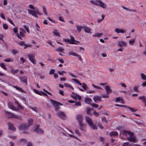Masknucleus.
Listing matches in <instances>:
<instances>
[{
    "mask_svg": "<svg viewBox=\"0 0 146 146\" xmlns=\"http://www.w3.org/2000/svg\"><path fill=\"white\" fill-rule=\"evenodd\" d=\"M69 55H72L74 56H76L78 54L77 53L73 52V51L70 52L68 53Z\"/></svg>",
    "mask_w": 146,
    "mask_h": 146,
    "instance_id": "36",
    "label": "nucleus"
},
{
    "mask_svg": "<svg viewBox=\"0 0 146 146\" xmlns=\"http://www.w3.org/2000/svg\"><path fill=\"white\" fill-rule=\"evenodd\" d=\"M75 96H76V99L75 100H77V98H78V100H81L82 98H81V97L80 96H79L78 95H76Z\"/></svg>",
    "mask_w": 146,
    "mask_h": 146,
    "instance_id": "54",
    "label": "nucleus"
},
{
    "mask_svg": "<svg viewBox=\"0 0 146 146\" xmlns=\"http://www.w3.org/2000/svg\"><path fill=\"white\" fill-rule=\"evenodd\" d=\"M37 94H39L40 95H42L43 96H48V95L46 94L42 91H41L40 92L39 91L37 90Z\"/></svg>",
    "mask_w": 146,
    "mask_h": 146,
    "instance_id": "25",
    "label": "nucleus"
},
{
    "mask_svg": "<svg viewBox=\"0 0 146 146\" xmlns=\"http://www.w3.org/2000/svg\"><path fill=\"white\" fill-rule=\"evenodd\" d=\"M0 16L2 19L4 20H5V18L4 14L3 13H1L0 14Z\"/></svg>",
    "mask_w": 146,
    "mask_h": 146,
    "instance_id": "50",
    "label": "nucleus"
},
{
    "mask_svg": "<svg viewBox=\"0 0 146 146\" xmlns=\"http://www.w3.org/2000/svg\"><path fill=\"white\" fill-rule=\"evenodd\" d=\"M50 101L54 106L55 110L56 111H58L60 108V103L57 101L52 100H50Z\"/></svg>",
    "mask_w": 146,
    "mask_h": 146,
    "instance_id": "6",
    "label": "nucleus"
},
{
    "mask_svg": "<svg viewBox=\"0 0 146 146\" xmlns=\"http://www.w3.org/2000/svg\"><path fill=\"white\" fill-rule=\"evenodd\" d=\"M12 52L13 54H16L18 53V51L17 50L13 49L12 50Z\"/></svg>",
    "mask_w": 146,
    "mask_h": 146,
    "instance_id": "52",
    "label": "nucleus"
},
{
    "mask_svg": "<svg viewBox=\"0 0 146 146\" xmlns=\"http://www.w3.org/2000/svg\"><path fill=\"white\" fill-rule=\"evenodd\" d=\"M85 119L86 122L88 123L90 127L94 129H97V127L94 125L93 122V121L90 117L88 116L85 117Z\"/></svg>",
    "mask_w": 146,
    "mask_h": 146,
    "instance_id": "3",
    "label": "nucleus"
},
{
    "mask_svg": "<svg viewBox=\"0 0 146 146\" xmlns=\"http://www.w3.org/2000/svg\"><path fill=\"white\" fill-rule=\"evenodd\" d=\"M83 26H81L80 25L76 26L77 30L79 32H80L81 31V29H83Z\"/></svg>",
    "mask_w": 146,
    "mask_h": 146,
    "instance_id": "32",
    "label": "nucleus"
},
{
    "mask_svg": "<svg viewBox=\"0 0 146 146\" xmlns=\"http://www.w3.org/2000/svg\"><path fill=\"white\" fill-rule=\"evenodd\" d=\"M75 132L78 135H81V134L78 130L76 129L75 130Z\"/></svg>",
    "mask_w": 146,
    "mask_h": 146,
    "instance_id": "62",
    "label": "nucleus"
},
{
    "mask_svg": "<svg viewBox=\"0 0 146 146\" xmlns=\"http://www.w3.org/2000/svg\"><path fill=\"white\" fill-rule=\"evenodd\" d=\"M57 114L62 119H64L66 118L65 114L62 112L59 111L57 113Z\"/></svg>",
    "mask_w": 146,
    "mask_h": 146,
    "instance_id": "9",
    "label": "nucleus"
},
{
    "mask_svg": "<svg viewBox=\"0 0 146 146\" xmlns=\"http://www.w3.org/2000/svg\"><path fill=\"white\" fill-rule=\"evenodd\" d=\"M3 27L4 29L7 30L8 29L9 26L7 24L4 23L3 25Z\"/></svg>",
    "mask_w": 146,
    "mask_h": 146,
    "instance_id": "41",
    "label": "nucleus"
},
{
    "mask_svg": "<svg viewBox=\"0 0 146 146\" xmlns=\"http://www.w3.org/2000/svg\"><path fill=\"white\" fill-rule=\"evenodd\" d=\"M15 103L17 105V107L19 108L20 109H23V107L19 103L17 102V101H16L15 102Z\"/></svg>",
    "mask_w": 146,
    "mask_h": 146,
    "instance_id": "35",
    "label": "nucleus"
},
{
    "mask_svg": "<svg viewBox=\"0 0 146 146\" xmlns=\"http://www.w3.org/2000/svg\"><path fill=\"white\" fill-rule=\"evenodd\" d=\"M39 125H37V133L42 134L44 133V131L41 129L39 128Z\"/></svg>",
    "mask_w": 146,
    "mask_h": 146,
    "instance_id": "22",
    "label": "nucleus"
},
{
    "mask_svg": "<svg viewBox=\"0 0 146 146\" xmlns=\"http://www.w3.org/2000/svg\"><path fill=\"white\" fill-rule=\"evenodd\" d=\"M91 111V109L90 108H88L87 109V114L91 115H92V114L90 112Z\"/></svg>",
    "mask_w": 146,
    "mask_h": 146,
    "instance_id": "39",
    "label": "nucleus"
},
{
    "mask_svg": "<svg viewBox=\"0 0 146 146\" xmlns=\"http://www.w3.org/2000/svg\"><path fill=\"white\" fill-rule=\"evenodd\" d=\"M76 119L78 121L79 123L82 122L83 117L81 114H78L76 117Z\"/></svg>",
    "mask_w": 146,
    "mask_h": 146,
    "instance_id": "10",
    "label": "nucleus"
},
{
    "mask_svg": "<svg viewBox=\"0 0 146 146\" xmlns=\"http://www.w3.org/2000/svg\"><path fill=\"white\" fill-rule=\"evenodd\" d=\"M8 105L9 108L13 110H15L17 109L15 108L14 106L13 103L12 102H9L8 103Z\"/></svg>",
    "mask_w": 146,
    "mask_h": 146,
    "instance_id": "19",
    "label": "nucleus"
},
{
    "mask_svg": "<svg viewBox=\"0 0 146 146\" xmlns=\"http://www.w3.org/2000/svg\"><path fill=\"white\" fill-rule=\"evenodd\" d=\"M140 76L142 79L143 80H146V76L143 73H141Z\"/></svg>",
    "mask_w": 146,
    "mask_h": 146,
    "instance_id": "28",
    "label": "nucleus"
},
{
    "mask_svg": "<svg viewBox=\"0 0 146 146\" xmlns=\"http://www.w3.org/2000/svg\"><path fill=\"white\" fill-rule=\"evenodd\" d=\"M43 12L44 13V14L45 15H47L48 13L46 12V8L44 6L43 7Z\"/></svg>",
    "mask_w": 146,
    "mask_h": 146,
    "instance_id": "45",
    "label": "nucleus"
},
{
    "mask_svg": "<svg viewBox=\"0 0 146 146\" xmlns=\"http://www.w3.org/2000/svg\"><path fill=\"white\" fill-rule=\"evenodd\" d=\"M18 71V70H15L13 68H12L11 70V73L13 74H15L17 73Z\"/></svg>",
    "mask_w": 146,
    "mask_h": 146,
    "instance_id": "30",
    "label": "nucleus"
},
{
    "mask_svg": "<svg viewBox=\"0 0 146 146\" xmlns=\"http://www.w3.org/2000/svg\"><path fill=\"white\" fill-rule=\"evenodd\" d=\"M70 40L71 42H78V43L79 42V41H77L75 40L74 39V38L73 37L70 36Z\"/></svg>",
    "mask_w": 146,
    "mask_h": 146,
    "instance_id": "38",
    "label": "nucleus"
},
{
    "mask_svg": "<svg viewBox=\"0 0 146 146\" xmlns=\"http://www.w3.org/2000/svg\"><path fill=\"white\" fill-rule=\"evenodd\" d=\"M8 125L9 129L13 131H15V129L13 126V125L11 123H8Z\"/></svg>",
    "mask_w": 146,
    "mask_h": 146,
    "instance_id": "20",
    "label": "nucleus"
},
{
    "mask_svg": "<svg viewBox=\"0 0 146 146\" xmlns=\"http://www.w3.org/2000/svg\"><path fill=\"white\" fill-rule=\"evenodd\" d=\"M86 93L88 94H92L95 93V91L92 90H88L87 91Z\"/></svg>",
    "mask_w": 146,
    "mask_h": 146,
    "instance_id": "49",
    "label": "nucleus"
},
{
    "mask_svg": "<svg viewBox=\"0 0 146 146\" xmlns=\"http://www.w3.org/2000/svg\"><path fill=\"white\" fill-rule=\"evenodd\" d=\"M83 29H84V31L87 33H90V31H91V29L88 27H87L86 26H83Z\"/></svg>",
    "mask_w": 146,
    "mask_h": 146,
    "instance_id": "18",
    "label": "nucleus"
},
{
    "mask_svg": "<svg viewBox=\"0 0 146 146\" xmlns=\"http://www.w3.org/2000/svg\"><path fill=\"white\" fill-rule=\"evenodd\" d=\"M115 31L117 33H126L127 30L123 29H120L118 28H116L115 29Z\"/></svg>",
    "mask_w": 146,
    "mask_h": 146,
    "instance_id": "11",
    "label": "nucleus"
},
{
    "mask_svg": "<svg viewBox=\"0 0 146 146\" xmlns=\"http://www.w3.org/2000/svg\"><path fill=\"white\" fill-rule=\"evenodd\" d=\"M82 87L85 90H86L88 89V87H87L86 84L85 83H83L82 84Z\"/></svg>",
    "mask_w": 146,
    "mask_h": 146,
    "instance_id": "37",
    "label": "nucleus"
},
{
    "mask_svg": "<svg viewBox=\"0 0 146 146\" xmlns=\"http://www.w3.org/2000/svg\"><path fill=\"white\" fill-rule=\"evenodd\" d=\"M19 44L21 46H23L24 45L25 47H24V48H26L28 47L29 46L28 45H27V44H25L24 42L23 41H21L19 43Z\"/></svg>",
    "mask_w": 146,
    "mask_h": 146,
    "instance_id": "29",
    "label": "nucleus"
},
{
    "mask_svg": "<svg viewBox=\"0 0 146 146\" xmlns=\"http://www.w3.org/2000/svg\"><path fill=\"white\" fill-rule=\"evenodd\" d=\"M13 87L15 88L17 90H18L19 91L21 92L25 93V92L24 90L21 88H20L17 86H13Z\"/></svg>",
    "mask_w": 146,
    "mask_h": 146,
    "instance_id": "23",
    "label": "nucleus"
},
{
    "mask_svg": "<svg viewBox=\"0 0 146 146\" xmlns=\"http://www.w3.org/2000/svg\"><path fill=\"white\" fill-rule=\"evenodd\" d=\"M57 59L60 63H64V61L61 58H57Z\"/></svg>",
    "mask_w": 146,
    "mask_h": 146,
    "instance_id": "64",
    "label": "nucleus"
},
{
    "mask_svg": "<svg viewBox=\"0 0 146 146\" xmlns=\"http://www.w3.org/2000/svg\"><path fill=\"white\" fill-rule=\"evenodd\" d=\"M55 70L54 69H51L49 73L50 74H53L55 72Z\"/></svg>",
    "mask_w": 146,
    "mask_h": 146,
    "instance_id": "53",
    "label": "nucleus"
},
{
    "mask_svg": "<svg viewBox=\"0 0 146 146\" xmlns=\"http://www.w3.org/2000/svg\"><path fill=\"white\" fill-rule=\"evenodd\" d=\"M90 2L93 5L99 6L103 9H105L107 7V5L103 3L101 0H91Z\"/></svg>",
    "mask_w": 146,
    "mask_h": 146,
    "instance_id": "2",
    "label": "nucleus"
},
{
    "mask_svg": "<svg viewBox=\"0 0 146 146\" xmlns=\"http://www.w3.org/2000/svg\"><path fill=\"white\" fill-rule=\"evenodd\" d=\"M102 97L103 98H107L109 97V94H103L102 95Z\"/></svg>",
    "mask_w": 146,
    "mask_h": 146,
    "instance_id": "44",
    "label": "nucleus"
},
{
    "mask_svg": "<svg viewBox=\"0 0 146 146\" xmlns=\"http://www.w3.org/2000/svg\"><path fill=\"white\" fill-rule=\"evenodd\" d=\"M25 33L21 31L20 32V35L21 37H24L25 36L24 33Z\"/></svg>",
    "mask_w": 146,
    "mask_h": 146,
    "instance_id": "57",
    "label": "nucleus"
},
{
    "mask_svg": "<svg viewBox=\"0 0 146 146\" xmlns=\"http://www.w3.org/2000/svg\"><path fill=\"white\" fill-rule=\"evenodd\" d=\"M66 73V72H65L64 71H62V72H61L60 71H58V73L60 75H61L62 76H63V74H62V73Z\"/></svg>",
    "mask_w": 146,
    "mask_h": 146,
    "instance_id": "55",
    "label": "nucleus"
},
{
    "mask_svg": "<svg viewBox=\"0 0 146 146\" xmlns=\"http://www.w3.org/2000/svg\"><path fill=\"white\" fill-rule=\"evenodd\" d=\"M123 8L125 10H126L128 11H132L133 12H136L137 11V10L136 9L130 10L124 7H123Z\"/></svg>",
    "mask_w": 146,
    "mask_h": 146,
    "instance_id": "34",
    "label": "nucleus"
},
{
    "mask_svg": "<svg viewBox=\"0 0 146 146\" xmlns=\"http://www.w3.org/2000/svg\"><path fill=\"white\" fill-rule=\"evenodd\" d=\"M138 87L137 86H135L133 87V90L135 92H138Z\"/></svg>",
    "mask_w": 146,
    "mask_h": 146,
    "instance_id": "63",
    "label": "nucleus"
},
{
    "mask_svg": "<svg viewBox=\"0 0 146 146\" xmlns=\"http://www.w3.org/2000/svg\"><path fill=\"white\" fill-rule=\"evenodd\" d=\"M63 41L65 42H68L71 44H77L75 43L71 42L70 40L69 39H66L65 38H64L63 39Z\"/></svg>",
    "mask_w": 146,
    "mask_h": 146,
    "instance_id": "26",
    "label": "nucleus"
},
{
    "mask_svg": "<svg viewBox=\"0 0 146 146\" xmlns=\"http://www.w3.org/2000/svg\"><path fill=\"white\" fill-rule=\"evenodd\" d=\"M13 32L15 33H17L18 32V29L17 27H15L13 29Z\"/></svg>",
    "mask_w": 146,
    "mask_h": 146,
    "instance_id": "61",
    "label": "nucleus"
},
{
    "mask_svg": "<svg viewBox=\"0 0 146 146\" xmlns=\"http://www.w3.org/2000/svg\"><path fill=\"white\" fill-rule=\"evenodd\" d=\"M28 124H27L29 126V127L32 124L33 121V120L31 119H30L28 120Z\"/></svg>",
    "mask_w": 146,
    "mask_h": 146,
    "instance_id": "33",
    "label": "nucleus"
},
{
    "mask_svg": "<svg viewBox=\"0 0 146 146\" xmlns=\"http://www.w3.org/2000/svg\"><path fill=\"white\" fill-rule=\"evenodd\" d=\"M20 81L27 84V78L26 76H23L20 78Z\"/></svg>",
    "mask_w": 146,
    "mask_h": 146,
    "instance_id": "15",
    "label": "nucleus"
},
{
    "mask_svg": "<svg viewBox=\"0 0 146 146\" xmlns=\"http://www.w3.org/2000/svg\"><path fill=\"white\" fill-rule=\"evenodd\" d=\"M0 66L5 70H7V68L5 66L3 63H0Z\"/></svg>",
    "mask_w": 146,
    "mask_h": 146,
    "instance_id": "43",
    "label": "nucleus"
},
{
    "mask_svg": "<svg viewBox=\"0 0 146 146\" xmlns=\"http://www.w3.org/2000/svg\"><path fill=\"white\" fill-rule=\"evenodd\" d=\"M29 127V126L26 124H23L21 125L19 127V129L21 130H23V132H24V131H25L27 129L28 127Z\"/></svg>",
    "mask_w": 146,
    "mask_h": 146,
    "instance_id": "8",
    "label": "nucleus"
},
{
    "mask_svg": "<svg viewBox=\"0 0 146 146\" xmlns=\"http://www.w3.org/2000/svg\"><path fill=\"white\" fill-rule=\"evenodd\" d=\"M29 60L34 64H36V61L35 58V55L33 54H31L28 55Z\"/></svg>",
    "mask_w": 146,
    "mask_h": 146,
    "instance_id": "7",
    "label": "nucleus"
},
{
    "mask_svg": "<svg viewBox=\"0 0 146 146\" xmlns=\"http://www.w3.org/2000/svg\"><path fill=\"white\" fill-rule=\"evenodd\" d=\"M29 7L31 9L33 10L28 9V11L29 14L35 17H36V12L34 10L35 9V8L31 5H29Z\"/></svg>",
    "mask_w": 146,
    "mask_h": 146,
    "instance_id": "5",
    "label": "nucleus"
},
{
    "mask_svg": "<svg viewBox=\"0 0 146 146\" xmlns=\"http://www.w3.org/2000/svg\"><path fill=\"white\" fill-rule=\"evenodd\" d=\"M91 105L92 107L96 108H98L99 106L98 105L96 104H92Z\"/></svg>",
    "mask_w": 146,
    "mask_h": 146,
    "instance_id": "51",
    "label": "nucleus"
},
{
    "mask_svg": "<svg viewBox=\"0 0 146 146\" xmlns=\"http://www.w3.org/2000/svg\"><path fill=\"white\" fill-rule=\"evenodd\" d=\"M138 99L142 101L144 104L145 106L146 107V97L144 96H143L139 97Z\"/></svg>",
    "mask_w": 146,
    "mask_h": 146,
    "instance_id": "14",
    "label": "nucleus"
},
{
    "mask_svg": "<svg viewBox=\"0 0 146 146\" xmlns=\"http://www.w3.org/2000/svg\"><path fill=\"white\" fill-rule=\"evenodd\" d=\"M117 129L120 130L121 133L127 136V139L129 141L131 142H134L135 141L136 139L133 133L126 130H122L120 127H117Z\"/></svg>",
    "mask_w": 146,
    "mask_h": 146,
    "instance_id": "1",
    "label": "nucleus"
},
{
    "mask_svg": "<svg viewBox=\"0 0 146 146\" xmlns=\"http://www.w3.org/2000/svg\"><path fill=\"white\" fill-rule=\"evenodd\" d=\"M93 100L96 102H100L101 101V97L99 96H96L94 97Z\"/></svg>",
    "mask_w": 146,
    "mask_h": 146,
    "instance_id": "13",
    "label": "nucleus"
},
{
    "mask_svg": "<svg viewBox=\"0 0 146 146\" xmlns=\"http://www.w3.org/2000/svg\"><path fill=\"white\" fill-rule=\"evenodd\" d=\"M7 20L12 25L14 26H15V25L13 23V21L12 20L9 18H8L7 19Z\"/></svg>",
    "mask_w": 146,
    "mask_h": 146,
    "instance_id": "46",
    "label": "nucleus"
},
{
    "mask_svg": "<svg viewBox=\"0 0 146 146\" xmlns=\"http://www.w3.org/2000/svg\"><path fill=\"white\" fill-rule=\"evenodd\" d=\"M64 50V49L62 47H60L59 48H58L56 49V51H59L61 52H62Z\"/></svg>",
    "mask_w": 146,
    "mask_h": 146,
    "instance_id": "31",
    "label": "nucleus"
},
{
    "mask_svg": "<svg viewBox=\"0 0 146 146\" xmlns=\"http://www.w3.org/2000/svg\"><path fill=\"white\" fill-rule=\"evenodd\" d=\"M120 85L122 87H124L125 88H126L127 87V86L125 83L123 82H121L120 83Z\"/></svg>",
    "mask_w": 146,
    "mask_h": 146,
    "instance_id": "59",
    "label": "nucleus"
},
{
    "mask_svg": "<svg viewBox=\"0 0 146 146\" xmlns=\"http://www.w3.org/2000/svg\"><path fill=\"white\" fill-rule=\"evenodd\" d=\"M118 46L119 47L126 46L127 43L123 41H119L118 42Z\"/></svg>",
    "mask_w": 146,
    "mask_h": 146,
    "instance_id": "16",
    "label": "nucleus"
},
{
    "mask_svg": "<svg viewBox=\"0 0 146 146\" xmlns=\"http://www.w3.org/2000/svg\"><path fill=\"white\" fill-rule=\"evenodd\" d=\"M53 33L54 35L60 37V35L59 33L57 32V31L56 30H54L53 31Z\"/></svg>",
    "mask_w": 146,
    "mask_h": 146,
    "instance_id": "42",
    "label": "nucleus"
},
{
    "mask_svg": "<svg viewBox=\"0 0 146 146\" xmlns=\"http://www.w3.org/2000/svg\"><path fill=\"white\" fill-rule=\"evenodd\" d=\"M118 133L117 132L115 131H113L111 132L110 133V136H116L118 135Z\"/></svg>",
    "mask_w": 146,
    "mask_h": 146,
    "instance_id": "24",
    "label": "nucleus"
},
{
    "mask_svg": "<svg viewBox=\"0 0 146 146\" xmlns=\"http://www.w3.org/2000/svg\"><path fill=\"white\" fill-rule=\"evenodd\" d=\"M103 33H97L95 35H93V36L95 37H100L103 35Z\"/></svg>",
    "mask_w": 146,
    "mask_h": 146,
    "instance_id": "27",
    "label": "nucleus"
},
{
    "mask_svg": "<svg viewBox=\"0 0 146 146\" xmlns=\"http://www.w3.org/2000/svg\"><path fill=\"white\" fill-rule=\"evenodd\" d=\"M80 127V129L84 131H86V125L82 123H79Z\"/></svg>",
    "mask_w": 146,
    "mask_h": 146,
    "instance_id": "12",
    "label": "nucleus"
},
{
    "mask_svg": "<svg viewBox=\"0 0 146 146\" xmlns=\"http://www.w3.org/2000/svg\"><path fill=\"white\" fill-rule=\"evenodd\" d=\"M24 27L26 30L29 33H30L29 31V27L26 25H24L23 26Z\"/></svg>",
    "mask_w": 146,
    "mask_h": 146,
    "instance_id": "47",
    "label": "nucleus"
},
{
    "mask_svg": "<svg viewBox=\"0 0 146 146\" xmlns=\"http://www.w3.org/2000/svg\"><path fill=\"white\" fill-rule=\"evenodd\" d=\"M5 113L9 118H14L17 119H20L21 118L20 116L17 115L13 113L9 112L8 111H5Z\"/></svg>",
    "mask_w": 146,
    "mask_h": 146,
    "instance_id": "4",
    "label": "nucleus"
},
{
    "mask_svg": "<svg viewBox=\"0 0 146 146\" xmlns=\"http://www.w3.org/2000/svg\"><path fill=\"white\" fill-rule=\"evenodd\" d=\"M92 86L93 87H94V88H96L97 89H101V90H102V88L100 87H99L98 86H96L93 84H92Z\"/></svg>",
    "mask_w": 146,
    "mask_h": 146,
    "instance_id": "58",
    "label": "nucleus"
},
{
    "mask_svg": "<svg viewBox=\"0 0 146 146\" xmlns=\"http://www.w3.org/2000/svg\"><path fill=\"white\" fill-rule=\"evenodd\" d=\"M128 108L132 112H135L137 110V109H134L133 108L130 107H128Z\"/></svg>",
    "mask_w": 146,
    "mask_h": 146,
    "instance_id": "48",
    "label": "nucleus"
},
{
    "mask_svg": "<svg viewBox=\"0 0 146 146\" xmlns=\"http://www.w3.org/2000/svg\"><path fill=\"white\" fill-rule=\"evenodd\" d=\"M72 80L80 85H82V84L79 81L78 79H72Z\"/></svg>",
    "mask_w": 146,
    "mask_h": 146,
    "instance_id": "40",
    "label": "nucleus"
},
{
    "mask_svg": "<svg viewBox=\"0 0 146 146\" xmlns=\"http://www.w3.org/2000/svg\"><path fill=\"white\" fill-rule=\"evenodd\" d=\"M92 101V99L89 98H86L84 100L85 102L88 104H90Z\"/></svg>",
    "mask_w": 146,
    "mask_h": 146,
    "instance_id": "21",
    "label": "nucleus"
},
{
    "mask_svg": "<svg viewBox=\"0 0 146 146\" xmlns=\"http://www.w3.org/2000/svg\"><path fill=\"white\" fill-rule=\"evenodd\" d=\"M135 40V39H133L132 40H129V44L131 45H133V43L134 42Z\"/></svg>",
    "mask_w": 146,
    "mask_h": 146,
    "instance_id": "56",
    "label": "nucleus"
},
{
    "mask_svg": "<svg viewBox=\"0 0 146 146\" xmlns=\"http://www.w3.org/2000/svg\"><path fill=\"white\" fill-rule=\"evenodd\" d=\"M121 98L120 97H118L116 98L115 100V102H118L120 101L121 99Z\"/></svg>",
    "mask_w": 146,
    "mask_h": 146,
    "instance_id": "60",
    "label": "nucleus"
},
{
    "mask_svg": "<svg viewBox=\"0 0 146 146\" xmlns=\"http://www.w3.org/2000/svg\"><path fill=\"white\" fill-rule=\"evenodd\" d=\"M105 88L107 94L111 93L112 92V90L110 89L109 86H105Z\"/></svg>",
    "mask_w": 146,
    "mask_h": 146,
    "instance_id": "17",
    "label": "nucleus"
}]
</instances>
